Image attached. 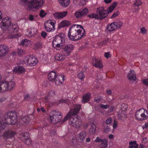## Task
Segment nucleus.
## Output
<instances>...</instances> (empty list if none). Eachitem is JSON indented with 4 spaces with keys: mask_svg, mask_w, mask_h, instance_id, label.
Listing matches in <instances>:
<instances>
[{
    "mask_svg": "<svg viewBox=\"0 0 148 148\" xmlns=\"http://www.w3.org/2000/svg\"><path fill=\"white\" fill-rule=\"evenodd\" d=\"M62 118V115L60 114L54 119L52 117V119L51 121L53 123H56L60 122Z\"/></svg>",
    "mask_w": 148,
    "mask_h": 148,
    "instance_id": "nucleus-28",
    "label": "nucleus"
},
{
    "mask_svg": "<svg viewBox=\"0 0 148 148\" xmlns=\"http://www.w3.org/2000/svg\"><path fill=\"white\" fill-rule=\"evenodd\" d=\"M96 126L93 123L91 124V127L89 129V133L91 135L94 134L95 133Z\"/></svg>",
    "mask_w": 148,
    "mask_h": 148,
    "instance_id": "nucleus-27",
    "label": "nucleus"
},
{
    "mask_svg": "<svg viewBox=\"0 0 148 148\" xmlns=\"http://www.w3.org/2000/svg\"><path fill=\"white\" fill-rule=\"evenodd\" d=\"M56 74L54 72L51 71L48 75V79L50 81L53 82L56 78Z\"/></svg>",
    "mask_w": 148,
    "mask_h": 148,
    "instance_id": "nucleus-24",
    "label": "nucleus"
},
{
    "mask_svg": "<svg viewBox=\"0 0 148 148\" xmlns=\"http://www.w3.org/2000/svg\"><path fill=\"white\" fill-rule=\"evenodd\" d=\"M91 94L90 92H87L84 94L83 96L82 102V103H86L90 100Z\"/></svg>",
    "mask_w": 148,
    "mask_h": 148,
    "instance_id": "nucleus-21",
    "label": "nucleus"
},
{
    "mask_svg": "<svg viewBox=\"0 0 148 148\" xmlns=\"http://www.w3.org/2000/svg\"><path fill=\"white\" fill-rule=\"evenodd\" d=\"M69 123L74 127L77 128L79 127L82 124L81 120L78 117L75 116L71 118Z\"/></svg>",
    "mask_w": 148,
    "mask_h": 148,
    "instance_id": "nucleus-8",
    "label": "nucleus"
},
{
    "mask_svg": "<svg viewBox=\"0 0 148 148\" xmlns=\"http://www.w3.org/2000/svg\"><path fill=\"white\" fill-rule=\"evenodd\" d=\"M71 24V22L67 21L64 20L60 23L58 26V28L59 29L61 27H63L66 26H68Z\"/></svg>",
    "mask_w": 148,
    "mask_h": 148,
    "instance_id": "nucleus-23",
    "label": "nucleus"
},
{
    "mask_svg": "<svg viewBox=\"0 0 148 148\" xmlns=\"http://www.w3.org/2000/svg\"><path fill=\"white\" fill-rule=\"evenodd\" d=\"M46 14L47 13L45 12L43 10H41L40 11V17L43 18L45 17Z\"/></svg>",
    "mask_w": 148,
    "mask_h": 148,
    "instance_id": "nucleus-46",
    "label": "nucleus"
},
{
    "mask_svg": "<svg viewBox=\"0 0 148 148\" xmlns=\"http://www.w3.org/2000/svg\"><path fill=\"white\" fill-rule=\"evenodd\" d=\"M142 3V2L140 0H136L134 4V6H139L141 5Z\"/></svg>",
    "mask_w": 148,
    "mask_h": 148,
    "instance_id": "nucleus-44",
    "label": "nucleus"
},
{
    "mask_svg": "<svg viewBox=\"0 0 148 148\" xmlns=\"http://www.w3.org/2000/svg\"><path fill=\"white\" fill-rule=\"evenodd\" d=\"M104 56L106 58L108 59L111 56V55L109 52H107L105 53Z\"/></svg>",
    "mask_w": 148,
    "mask_h": 148,
    "instance_id": "nucleus-58",
    "label": "nucleus"
},
{
    "mask_svg": "<svg viewBox=\"0 0 148 148\" xmlns=\"http://www.w3.org/2000/svg\"><path fill=\"white\" fill-rule=\"evenodd\" d=\"M68 14L67 11L62 12H56L53 14V15L56 18L59 19L63 18L65 16Z\"/></svg>",
    "mask_w": 148,
    "mask_h": 148,
    "instance_id": "nucleus-18",
    "label": "nucleus"
},
{
    "mask_svg": "<svg viewBox=\"0 0 148 148\" xmlns=\"http://www.w3.org/2000/svg\"><path fill=\"white\" fill-rule=\"evenodd\" d=\"M8 86L7 82L3 81L0 82V91L5 92L8 90Z\"/></svg>",
    "mask_w": 148,
    "mask_h": 148,
    "instance_id": "nucleus-17",
    "label": "nucleus"
},
{
    "mask_svg": "<svg viewBox=\"0 0 148 148\" xmlns=\"http://www.w3.org/2000/svg\"><path fill=\"white\" fill-rule=\"evenodd\" d=\"M110 128L107 125H105L104 127V131L105 133H108L109 132Z\"/></svg>",
    "mask_w": 148,
    "mask_h": 148,
    "instance_id": "nucleus-47",
    "label": "nucleus"
},
{
    "mask_svg": "<svg viewBox=\"0 0 148 148\" xmlns=\"http://www.w3.org/2000/svg\"><path fill=\"white\" fill-rule=\"evenodd\" d=\"M28 40L27 39H25L24 40H23L22 41L21 43V45L24 46L25 45H27V43Z\"/></svg>",
    "mask_w": 148,
    "mask_h": 148,
    "instance_id": "nucleus-50",
    "label": "nucleus"
},
{
    "mask_svg": "<svg viewBox=\"0 0 148 148\" xmlns=\"http://www.w3.org/2000/svg\"><path fill=\"white\" fill-rule=\"evenodd\" d=\"M54 82H55V84L57 86H58L60 84H61V82L60 80H58V79H56V77L55 79Z\"/></svg>",
    "mask_w": 148,
    "mask_h": 148,
    "instance_id": "nucleus-56",
    "label": "nucleus"
},
{
    "mask_svg": "<svg viewBox=\"0 0 148 148\" xmlns=\"http://www.w3.org/2000/svg\"><path fill=\"white\" fill-rule=\"evenodd\" d=\"M117 126V123L115 120L114 121V123L113 124V127L114 129L116 128Z\"/></svg>",
    "mask_w": 148,
    "mask_h": 148,
    "instance_id": "nucleus-63",
    "label": "nucleus"
},
{
    "mask_svg": "<svg viewBox=\"0 0 148 148\" xmlns=\"http://www.w3.org/2000/svg\"><path fill=\"white\" fill-rule=\"evenodd\" d=\"M2 23V28L3 29H4L5 30H6L11 25V19L8 17H5L3 19Z\"/></svg>",
    "mask_w": 148,
    "mask_h": 148,
    "instance_id": "nucleus-10",
    "label": "nucleus"
},
{
    "mask_svg": "<svg viewBox=\"0 0 148 148\" xmlns=\"http://www.w3.org/2000/svg\"><path fill=\"white\" fill-rule=\"evenodd\" d=\"M73 46L71 44H69L63 46L62 52L64 55L68 56L73 49Z\"/></svg>",
    "mask_w": 148,
    "mask_h": 148,
    "instance_id": "nucleus-9",
    "label": "nucleus"
},
{
    "mask_svg": "<svg viewBox=\"0 0 148 148\" xmlns=\"http://www.w3.org/2000/svg\"><path fill=\"white\" fill-rule=\"evenodd\" d=\"M71 118L70 116H69V113H68L66 116L61 121L62 123H64L67 120V119Z\"/></svg>",
    "mask_w": 148,
    "mask_h": 148,
    "instance_id": "nucleus-49",
    "label": "nucleus"
},
{
    "mask_svg": "<svg viewBox=\"0 0 148 148\" xmlns=\"http://www.w3.org/2000/svg\"><path fill=\"white\" fill-rule=\"evenodd\" d=\"M95 101L97 103L99 102L102 99V97L100 96H97L95 97Z\"/></svg>",
    "mask_w": 148,
    "mask_h": 148,
    "instance_id": "nucleus-41",
    "label": "nucleus"
},
{
    "mask_svg": "<svg viewBox=\"0 0 148 148\" xmlns=\"http://www.w3.org/2000/svg\"><path fill=\"white\" fill-rule=\"evenodd\" d=\"M35 48L36 49L39 48L41 47V44L40 43H37L35 44Z\"/></svg>",
    "mask_w": 148,
    "mask_h": 148,
    "instance_id": "nucleus-62",
    "label": "nucleus"
},
{
    "mask_svg": "<svg viewBox=\"0 0 148 148\" xmlns=\"http://www.w3.org/2000/svg\"><path fill=\"white\" fill-rule=\"evenodd\" d=\"M16 134V132L14 131L9 130L4 132V136L7 138H12Z\"/></svg>",
    "mask_w": 148,
    "mask_h": 148,
    "instance_id": "nucleus-16",
    "label": "nucleus"
},
{
    "mask_svg": "<svg viewBox=\"0 0 148 148\" xmlns=\"http://www.w3.org/2000/svg\"><path fill=\"white\" fill-rule=\"evenodd\" d=\"M135 116L138 120L144 121L148 118V111L144 109H140L136 111Z\"/></svg>",
    "mask_w": 148,
    "mask_h": 148,
    "instance_id": "nucleus-4",
    "label": "nucleus"
},
{
    "mask_svg": "<svg viewBox=\"0 0 148 148\" xmlns=\"http://www.w3.org/2000/svg\"><path fill=\"white\" fill-rule=\"evenodd\" d=\"M27 136H28V137L29 136L28 133L27 132L25 133L23 136L22 138L24 140H26Z\"/></svg>",
    "mask_w": 148,
    "mask_h": 148,
    "instance_id": "nucleus-55",
    "label": "nucleus"
},
{
    "mask_svg": "<svg viewBox=\"0 0 148 148\" xmlns=\"http://www.w3.org/2000/svg\"><path fill=\"white\" fill-rule=\"evenodd\" d=\"M119 14V12L118 11L114 12L113 14L110 17V18H114L115 17L117 16Z\"/></svg>",
    "mask_w": 148,
    "mask_h": 148,
    "instance_id": "nucleus-54",
    "label": "nucleus"
},
{
    "mask_svg": "<svg viewBox=\"0 0 148 148\" xmlns=\"http://www.w3.org/2000/svg\"><path fill=\"white\" fill-rule=\"evenodd\" d=\"M112 119L111 118H108L106 121V124H109L112 121Z\"/></svg>",
    "mask_w": 148,
    "mask_h": 148,
    "instance_id": "nucleus-60",
    "label": "nucleus"
},
{
    "mask_svg": "<svg viewBox=\"0 0 148 148\" xmlns=\"http://www.w3.org/2000/svg\"><path fill=\"white\" fill-rule=\"evenodd\" d=\"M41 36L42 37L45 38H46V36L47 35V34L46 32L45 31H43L41 33Z\"/></svg>",
    "mask_w": 148,
    "mask_h": 148,
    "instance_id": "nucleus-59",
    "label": "nucleus"
},
{
    "mask_svg": "<svg viewBox=\"0 0 148 148\" xmlns=\"http://www.w3.org/2000/svg\"><path fill=\"white\" fill-rule=\"evenodd\" d=\"M88 12V9L86 8H85L82 10L76 12L75 16L76 18H81L86 15Z\"/></svg>",
    "mask_w": 148,
    "mask_h": 148,
    "instance_id": "nucleus-12",
    "label": "nucleus"
},
{
    "mask_svg": "<svg viewBox=\"0 0 148 148\" xmlns=\"http://www.w3.org/2000/svg\"><path fill=\"white\" fill-rule=\"evenodd\" d=\"M115 28L114 23H111L110 24L108 25L107 27V30L110 32L114 31Z\"/></svg>",
    "mask_w": 148,
    "mask_h": 148,
    "instance_id": "nucleus-33",
    "label": "nucleus"
},
{
    "mask_svg": "<svg viewBox=\"0 0 148 148\" xmlns=\"http://www.w3.org/2000/svg\"><path fill=\"white\" fill-rule=\"evenodd\" d=\"M24 62L27 63V65L32 66L38 63V60L32 56L26 57L24 58Z\"/></svg>",
    "mask_w": 148,
    "mask_h": 148,
    "instance_id": "nucleus-7",
    "label": "nucleus"
},
{
    "mask_svg": "<svg viewBox=\"0 0 148 148\" xmlns=\"http://www.w3.org/2000/svg\"><path fill=\"white\" fill-rule=\"evenodd\" d=\"M26 140H24L25 144L27 145H29L31 143V140L29 138L28 136H27Z\"/></svg>",
    "mask_w": 148,
    "mask_h": 148,
    "instance_id": "nucleus-45",
    "label": "nucleus"
},
{
    "mask_svg": "<svg viewBox=\"0 0 148 148\" xmlns=\"http://www.w3.org/2000/svg\"><path fill=\"white\" fill-rule=\"evenodd\" d=\"M66 56L64 54V55H63L59 53L57 54L55 56V58L57 60L61 61L65 59Z\"/></svg>",
    "mask_w": 148,
    "mask_h": 148,
    "instance_id": "nucleus-29",
    "label": "nucleus"
},
{
    "mask_svg": "<svg viewBox=\"0 0 148 148\" xmlns=\"http://www.w3.org/2000/svg\"><path fill=\"white\" fill-rule=\"evenodd\" d=\"M96 13L98 14V19L102 20L106 17L108 14V10H105L104 7H100L97 8Z\"/></svg>",
    "mask_w": 148,
    "mask_h": 148,
    "instance_id": "nucleus-6",
    "label": "nucleus"
},
{
    "mask_svg": "<svg viewBox=\"0 0 148 148\" xmlns=\"http://www.w3.org/2000/svg\"><path fill=\"white\" fill-rule=\"evenodd\" d=\"M56 23V21L53 20H49L46 21L44 25L45 30L48 32H50L53 30H54L55 29V24Z\"/></svg>",
    "mask_w": 148,
    "mask_h": 148,
    "instance_id": "nucleus-5",
    "label": "nucleus"
},
{
    "mask_svg": "<svg viewBox=\"0 0 148 148\" xmlns=\"http://www.w3.org/2000/svg\"><path fill=\"white\" fill-rule=\"evenodd\" d=\"M85 31L83 27L80 25H73L69 30L68 36L72 41H76L85 36Z\"/></svg>",
    "mask_w": 148,
    "mask_h": 148,
    "instance_id": "nucleus-1",
    "label": "nucleus"
},
{
    "mask_svg": "<svg viewBox=\"0 0 148 148\" xmlns=\"http://www.w3.org/2000/svg\"><path fill=\"white\" fill-rule=\"evenodd\" d=\"M92 64L93 65L97 68L101 69L103 67V65L101 60L97 59L95 57L92 58Z\"/></svg>",
    "mask_w": 148,
    "mask_h": 148,
    "instance_id": "nucleus-11",
    "label": "nucleus"
},
{
    "mask_svg": "<svg viewBox=\"0 0 148 148\" xmlns=\"http://www.w3.org/2000/svg\"><path fill=\"white\" fill-rule=\"evenodd\" d=\"M7 84L8 86V90H11L15 86V83L14 82H7Z\"/></svg>",
    "mask_w": 148,
    "mask_h": 148,
    "instance_id": "nucleus-32",
    "label": "nucleus"
},
{
    "mask_svg": "<svg viewBox=\"0 0 148 148\" xmlns=\"http://www.w3.org/2000/svg\"><path fill=\"white\" fill-rule=\"evenodd\" d=\"M108 141L106 139H105V141L99 145L100 148H106L107 147Z\"/></svg>",
    "mask_w": 148,
    "mask_h": 148,
    "instance_id": "nucleus-37",
    "label": "nucleus"
},
{
    "mask_svg": "<svg viewBox=\"0 0 148 148\" xmlns=\"http://www.w3.org/2000/svg\"><path fill=\"white\" fill-rule=\"evenodd\" d=\"M69 102V99H61L59 101L58 103H64L66 104H68Z\"/></svg>",
    "mask_w": 148,
    "mask_h": 148,
    "instance_id": "nucleus-43",
    "label": "nucleus"
},
{
    "mask_svg": "<svg viewBox=\"0 0 148 148\" xmlns=\"http://www.w3.org/2000/svg\"><path fill=\"white\" fill-rule=\"evenodd\" d=\"M108 39H107L104 41H101L99 43V44L101 45H103L106 44L108 42Z\"/></svg>",
    "mask_w": 148,
    "mask_h": 148,
    "instance_id": "nucleus-52",
    "label": "nucleus"
},
{
    "mask_svg": "<svg viewBox=\"0 0 148 148\" xmlns=\"http://www.w3.org/2000/svg\"><path fill=\"white\" fill-rule=\"evenodd\" d=\"M127 78L130 80H136V77L135 73L134 71L131 70L129 73L127 75Z\"/></svg>",
    "mask_w": 148,
    "mask_h": 148,
    "instance_id": "nucleus-20",
    "label": "nucleus"
},
{
    "mask_svg": "<svg viewBox=\"0 0 148 148\" xmlns=\"http://www.w3.org/2000/svg\"><path fill=\"white\" fill-rule=\"evenodd\" d=\"M18 35L17 34H11L9 35V38L10 39L15 38L18 37Z\"/></svg>",
    "mask_w": 148,
    "mask_h": 148,
    "instance_id": "nucleus-51",
    "label": "nucleus"
},
{
    "mask_svg": "<svg viewBox=\"0 0 148 148\" xmlns=\"http://www.w3.org/2000/svg\"><path fill=\"white\" fill-rule=\"evenodd\" d=\"M29 33V36H35L37 33V30L36 28H31L30 30L27 32Z\"/></svg>",
    "mask_w": 148,
    "mask_h": 148,
    "instance_id": "nucleus-26",
    "label": "nucleus"
},
{
    "mask_svg": "<svg viewBox=\"0 0 148 148\" xmlns=\"http://www.w3.org/2000/svg\"><path fill=\"white\" fill-rule=\"evenodd\" d=\"M8 48L6 45L3 44L0 45V57H3L5 56Z\"/></svg>",
    "mask_w": 148,
    "mask_h": 148,
    "instance_id": "nucleus-14",
    "label": "nucleus"
},
{
    "mask_svg": "<svg viewBox=\"0 0 148 148\" xmlns=\"http://www.w3.org/2000/svg\"><path fill=\"white\" fill-rule=\"evenodd\" d=\"M56 77V79H58V80L61 82V84H62L64 80V75H58Z\"/></svg>",
    "mask_w": 148,
    "mask_h": 148,
    "instance_id": "nucleus-38",
    "label": "nucleus"
},
{
    "mask_svg": "<svg viewBox=\"0 0 148 148\" xmlns=\"http://www.w3.org/2000/svg\"><path fill=\"white\" fill-rule=\"evenodd\" d=\"M105 141V139H103L100 138L99 137H97L96 138V139L94 140L95 142L96 143L98 142H101L102 143L104 142Z\"/></svg>",
    "mask_w": 148,
    "mask_h": 148,
    "instance_id": "nucleus-42",
    "label": "nucleus"
},
{
    "mask_svg": "<svg viewBox=\"0 0 148 148\" xmlns=\"http://www.w3.org/2000/svg\"><path fill=\"white\" fill-rule=\"evenodd\" d=\"M13 71L16 73H22L25 71V69L23 66H18L14 68Z\"/></svg>",
    "mask_w": 148,
    "mask_h": 148,
    "instance_id": "nucleus-22",
    "label": "nucleus"
},
{
    "mask_svg": "<svg viewBox=\"0 0 148 148\" xmlns=\"http://www.w3.org/2000/svg\"><path fill=\"white\" fill-rule=\"evenodd\" d=\"M114 8L113 7H112L111 6H110L108 10H108V13H110L114 9Z\"/></svg>",
    "mask_w": 148,
    "mask_h": 148,
    "instance_id": "nucleus-61",
    "label": "nucleus"
},
{
    "mask_svg": "<svg viewBox=\"0 0 148 148\" xmlns=\"http://www.w3.org/2000/svg\"><path fill=\"white\" fill-rule=\"evenodd\" d=\"M25 4H28V8L29 10L33 8L38 9L42 6L44 3L43 0H32L28 1V0H21Z\"/></svg>",
    "mask_w": 148,
    "mask_h": 148,
    "instance_id": "nucleus-3",
    "label": "nucleus"
},
{
    "mask_svg": "<svg viewBox=\"0 0 148 148\" xmlns=\"http://www.w3.org/2000/svg\"><path fill=\"white\" fill-rule=\"evenodd\" d=\"M125 108L123 109L121 108L120 110L118 113V116L119 119L121 120H123L127 118V114L125 112Z\"/></svg>",
    "mask_w": 148,
    "mask_h": 148,
    "instance_id": "nucleus-15",
    "label": "nucleus"
},
{
    "mask_svg": "<svg viewBox=\"0 0 148 148\" xmlns=\"http://www.w3.org/2000/svg\"><path fill=\"white\" fill-rule=\"evenodd\" d=\"M140 31L141 33L145 34L147 33V31L145 27H143L140 29Z\"/></svg>",
    "mask_w": 148,
    "mask_h": 148,
    "instance_id": "nucleus-57",
    "label": "nucleus"
},
{
    "mask_svg": "<svg viewBox=\"0 0 148 148\" xmlns=\"http://www.w3.org/2000/svg\"><path fill=\"white\" fill-rule=\"evenodd\" d=\"M56 95V91L54 90H51L48 94L49 96H53Z\"/></svg>",
    "mask_w": 148,
    "mask_h": 148,
    "instance_id": "nucleus-48",
    "label": "nucleus"
},
{
    "mask_svg": "<svg viewBox=\"0 0 148 148\" xmlns=\"http://www.w3.org/2000/svg\"><path fill=\"white\" fill-rule=\"evenodd\" d=\"M65 35L63 33H60L56 36L53 40L52 45L55 49H59L63 45V42L64 40Z\"/></svg>",
    "mask_w": 148,
    "mask_h": 148,
    "instance_id": "nucleus-2",
    "label": "nucleus"
},
{
    "mask_svg": "<svg viewBox=\"0 0 148 148\" xmlns=\"http://www.w3.org/2000/svg\"><path fill=\"white\" fill-rule=\"evenodd\" d=\"M61 113L58 111L57 110L52 111L50 113V119L51 121L52 120V119H55V118L57 117L58 116L60 115Z\"/></svg>",
    "mask_w": 148,
    "mask_h": 148,
    "instance_id": "nucleus-19",
    "label": "nucleus"
},
{
    "mask_svg": "<svg viewBox=\"0 0 148 148\" xmlns=\"http://www.w3.org/2000/svg\"><path fill=\"white\" fill-rule=\"evenodd\" d=\"M77 75L78 78L81 80L83 79L85 77V75L82 71L78 73Z\"/></svg>",
    "mask_w": 148,
    "mask_h": 148,
    "instance_id": "nucleus-39",
    "label": "nucleus"
},
{
    "mask_svg": "<svg viewBox=\"0 0 148 148\" xmlns=\"http://www.w3.org/2000/svg\"><path fill=\"white\" fill-rule=\"evenodd\" d=\"M11 31L14 32H16L18 30V27L16 24H13L10 26Z\"/></svg>",
    "mask_w": 148,
    "mask_h": 148,
    "instance_id": "nucleus-35",
    "label": "nucleus"
},
{
    "mask_svg": "<svg viewBox=\"0 0 148 148\" xmlns=\"http://www.w3.org/2000/svg\"><path fill=\"white\" fill-rule=\"evenodd\" d=\"M129 148H138V145L136 143V141H130L129 143Z\"/></svg>",
    "mask_w": 148,
    "mask_h": 148,
    "instance_id": "nucleus-31",
    "label": "nucleus"
},
{
    "mask_svg": "<svg viewBox=\"0 0 148 148\" xmlns=\"http://www.w3.org/2000/svg\"><path fill=\"white\" fill-rule=\"evenodd\" d=\"M114 24L115 25V28L117 29L120 28L122 26L123 23L121 22H114Z\"/></svg>",
    "mask_w": 148,
    "mask_h": 148,
    "instance_id": "nucleus-36",
    "label": "nucleus"
},
{
    "mask_svg": "<svg viewBox=\"0 0 148 148\" xmlns=\"http://www.w3.org/2000/svg\"><path fill=\"white\" fill-rule=\"evenodd\" d=\"M86 136V132L85 131H82L80 132L78 135L79 139L82 141H83L85 139Z\"/></svg>",
    "mask_w": 148,
    "mask_h": 148,
    "instance_id": "nucleus-30",
    "label": "nucleus"
},
{
    "mask_svg": "<svg viewBox=\"0 0 148 148\" xmlns=\"http://www.w3.org/2000/svg\"><path fill=\"white\" fill-rule=\"evenodd\" d=\"M100 106L101 108H102L106 109L109 107V105L108 104L104 105L102 104H101L100 105Z\"/></svg>",
    "mask_w": 148,
    "mask_h": 148,
    "instance_id": "nucleus-53",
    "label": "nucleus"
},
{
    "mask_svg": "<svg viewBox=\"0 0 148 148\" xmlns=\"http://www.w3.org/2000/svg\"><path fill=\"white\" fill-rule=\"evenodd\" d=\"M29 118L27 116H25L22 118L21 120V123L24 124L28 123L29 122Z\"/></svg>",
    "mask_w": 148,
    "mask_h": 148,
    "instance_id": "nucleus-34",
    "label": "nucleus"
},
{
    "mask_svg": "<svg viewBox=\"0 0 148 148\" xmlns=\"http://www.w3.org/2000/svg\"><path fill=\"white\" fill-rule=\"evenodd\" d=\"M80 109V106L79 105H76L74 108L71 110L68 113H69V116L71 117L72 116L78 114Z\"/></svg>",
    "mask_w": 148,
    "mask_h": 148,
    "instance_id": "nucleus-13",
    "label": "nucleus"
},
{
    "mask_svg": "<svg viewBox=\"0 0 148 148\" xmlns=\"http://www.w3.org/2000/svg\"><path fill=\"white\" fill-rule=\"evenodd\" d=\"M88 16L91 18H95L98 19V14L95 13H92L91 14H90Z\"/></svg>",
    "mask_w": 148,
    "mask_h": 148,
    "instance_id": "nucleus-40",
    "label": "nucleus"
},
{
    "mask_svg": "<svg viewBox=\"0 0 148 148\" xmlns=\"http://www.w3.org/2000/svg\"><path fill=\"white\" fill-rule=\"evenodd\" d=\"M106 94L108 95H111L112 94V91L111 90L107 89L106 90Z\"/></svg>",
    "mask_w": 148,
    "mask_h": 148,
    "instance_id": "nucleus-64",
    "label": "nucleus"
},
{
    "mask_svg": "<svg viewBox=\"0 0 148 148\" xmlns=\"http://www.w3.org/2000/svg\"><path fill=\"white\" fill-rule=\"evenodd\" d=\"M60 5L63 7H66L70 3V0H58Z\"/></svg>",
    "mask_w": 148,
    "mask_h": 148,
    "instance_id": "nucleus-25",
    "label": "nucleus"
}]
</instances>
